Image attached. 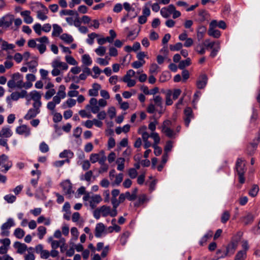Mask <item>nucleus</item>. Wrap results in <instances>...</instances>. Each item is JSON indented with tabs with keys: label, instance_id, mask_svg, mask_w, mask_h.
<instances>
[{
	"label": "nucleus",
	"instance_id": "nucleus-7",
	"mask_svg": "<svg viewBox=\"0 0 260 260\" xmlns=\"http://www.w3.org/2000/svg\"><path fill=\"white\" fill-rule=\"evenodd\" d=\"M98 101L95 98H92L89 101V104L87 105L85 107L86 109H90L93 114L98 113L100 111V107L97 105Z\"/></svg>",
	"mask_w": 260,
	"mask_h": 260
},
{
	"label": "nucleus",
	"instance_id": "nucleus-29",
	"mask_svg": "<svg viewBox=\"0 0 260 260\" xmlns=\"http://www.w3.org/2000/svg\"><path fill=\"white\" fill-rule=\"evenodd\" d=\"M213 233L211 231H209L200 240L199 244L200 246H204L209 239L212 237Z\"/></svg>",
	"mask_w": 260,
	"mask_h": 260
},
{
	"label": "nucleus",
	"instance_id": "nucleus-43",
	"mask_svg": "<svg viewBox=\"0 0 260 260\" xmlns=\"http://www.w3.org/2000/svg\"><path fill=\"white\" fill-rule=\"evenodd\" d=\"M144 129V130H146V126H143L141 127H140L139 129V131H138V133L140 134H141L142 135V139L143 140V141H147L148 140V138L149 137H150V135H149L147 132L146 131H144L143 132H140V131L142 129Z\"/></svg>",
	"mask_w": 260,
	"mask_h": 260
},
{
	"label": "nucleus",
	"instance_id": "nucleus-42",
	"mask_svg": "<svg viewBox=\"0 0 260 260\" xmlns=\"http://www.w3.org/2000/svg\"><path fill=\"white\" fill-rule=\"evenodd\" d=\"M60 15H70L73 16L76 15V16H78V14L76 11L71 10H62L60 12Z\"/></svg>",
	"mask_w": 260,
	"mask_h": 260
},
{
	"label": "nucleus",
	"instance_id": "nucleus-31",
	"mask_svg": "<svg viewBox=\"0 0 260 260\" xmlns=\"http://www.w3.org/2000/svg\"><path fill=\"white\" fill-rule=\"evenodd\" d=\"M147 199L146 194H141L139 197L138 201L134 203V206L136 207H138L141 205L143 204L145 202L147 201Z\"/></svg>",
	"mask_w": 260,
	"mask_h": 260
},
{
	"label": "nucleus",
	"instance_id": "nucleus-35",
	"mask_svg": "<svg viewBox=\"0 0 260 260\" xmlns=\"http://www.w3.org/2000/svg\"><path fill=\"white\" fill-rule=\"evenodd\" d=\"M125 159L123 157H119L116 160V164L117 165V170L119 171H123L124 168Z\"/></svg>",
	"mask_w": 260,
	"mask_h": 260
},
{
	"label": "nucleus",
	"instance_id": "nucleus-22",
	"mask_svg": "<svg viewBox=\"0 0 260 260\" xmlns=\"http://www.w3.org/2000/svg\"><path fill=\"white\" fill-rule=\"evenodd\" d=\"M13 134L10 127L9 126L4 127L0 131V137L9 138L12 136Z\"/></svg>",
	"mask_w": 260,
	"mask_h": 260
},
{
	"label": "nucleus",
	"instance_id": "nucleus-30",
	"mask_svg": "<svg viewBox=\"0 0 260 260\" xmlns=\"http://www.w3.org/2000/svg\"><path fill=\"white\" fill-rule=\"evenodd\" d=\"M153 101L154 105L159 107L160 109L162 108L163 100L162 98L160 95L154 96L152 100H150V101Z\"/></svg>",
	"mask_w": 260,
	"mask_h": 260
},
{
	"label": "nucleus",
	"instance_id": "nucleus-40",
	"mask_svg": "<svg viewBox=\"0 0 260 260\" xmlns=\"http://www.w3.org/2000/svg\"><path fill=\"white\" fill-rule=\"evenodd\" d=\"M14 235L17 238L20 239L24 237L25 232L21 228H17L14 231Z\"/></svg>",
	"mask_w": 260,
	"mask_h": 260
},
{
	"label": "nucleus",
	"instance_id": "nucleus-26",
	"mask_svg": "<svg viewBox=\"0 0 260 260\" xmlns=\"http://www.w3.org/2000/svg\"><path fill=\"white\" fill-rule=\"evenodd\" d=\"M15 248L17 249V252L19 253H23L27 249V246L24 243H21L19 242H15L14 244Z\"/></svg>",
	"mask_w": 260,
	"mask_h": 260
},
{
	"label": "nucleus",
	"instance_id": "nucleus-4",
	"mask_svg": "<svg viewBox=\"0 0 260 260\" xmlns=\"http://www.w3.org/2000/svg\"><path fill=\"white\" fill-rule=\"evenodd\" d=\"M14 20V16L12 14H7L0 18V27H9Z\"/></svg>",
	"mask_w": 260,
	"mask_h": 260
},
{
	"label": "nucleus",
	"instance_id": "nucleus-52",
	"mask_svg": "<svg viewBox=\"0 0 260 260\" xmlns=\"http://www.w3.org/2000/svg\"><path fill=\"white\" fill-rule=\"evenodd\" d=\"M37 18L41 20H45L48 18V16L46 15L48 13H45V11H38L37 12Z\"/></svg>",
	"mask_w": 260,
	"mask_h": 260
},
{
	"label": "nucleus",
	"instance_id": "nucleus-11",
	"mask_svg": "<svg viewBox=\"0 0 260 260\" xmlns=\"http://www.w3.org/2000/svg\"><path fill=\"white\" fill-rule=\"evenodd\" d=\"M185 117L184 118L185 125L186 127H188L191 119L193 118L192 110L191 108L187 107L184 110Z\"/></svg>",
	"mask_w": 260,
	"mask_h": 260
},
{
	"label": "nucleus",
	"instance_id": "nucleus-49",
	"mask_svg": "<svg viewBox=\"0 0 260 260\" xmlns=\"http://www.w3.org/2000/svg\"><path fill=\"white\" fill-rule=\"evenodd\" d=\"M56 93V91L54 88H52L47 90L45 94V98L48 100L50 99Z\"/></svg>",
	"mask_w": 260,
	"mask_h": 260
},
{
	"label": "nucleus",
	"instance_id": "nucleus-51",
	"mask_svg": "<svg viewBox=\"0 0 260 260\" xmlns=\"http://www.w3.org/2000/svg\"><path fill=\"white\" fill-rule=\"evenodd\" d=\"M98 36V35L94 32H92L88 35V38L86 42L89 45H92L94 42V39Z\"/></svg>",
	"mask_w": 260,
	"mask_h": 260
},
{
	"label": "nucleus",
	"instance_id": "nucleus-46",
	"mask_svg": "<svg viewBox=\"0 0 260 260\" xmlns=\"http://www.w3.org/2000/svg\"><path fill=\"white\" fill-rule=\"evenodd\" d=\"M230 213L228 211H224L221 217V222L222 223H226L230 219Z\"/></svg>",
	"mask_w": 260,
	"mask_h": 260
},
{
	"label": "nucleus",
	"instance_id": "nucleus-39",
	"mask_svg": "<svg viewBox=\"0 0 260 260\" xmlns=\"http://www.w3.org/2000/svg\"><path fill=\"white\" fill-rule=\"evenodd\" d=\"M259 191L258 186L256 184L252 185L251 189L249 191V195L252 197H255Z\"/></svg>",
	"mask_w": 260,
	"mask_h": 260
},
{
	"label": "nucleus",
	"instance_id": "nucleus-5",
	"mask_svg": "<svg viewBox=\"0 0 260 260\" xmlns=\"http://www.w3.org/2000/svg\"><path fill=\"white\" fill-rule=\"evenodd\" d=\"M15 225V223L12 218L8 219L7 222L3 223L1 226V233L2 236H8L10 234L9 230Z\"/></svg>",
	"mask_w": 260,
	"mask_h": 260
},
{
	"label": "nucleus",
	"instance_id": "nucleus-57",
	"mask_svg": "<svg viewBox=\"0 0 260 260\" xmlns=\"http://www.w3.org/2000/svg\"><path fill=\"white\" fill-rule=\"evenodd\" d=\"M159 67L156 63H152L151 64L149 68V73L151 74H156L158 72L157 70Z\"/></svg>",
	"mask_w": 260,
	"mask_h": 260
},
{
	"label": "nucleus",
	"instance_id": "nucleus-23",
	"mask_svg": "<svg viewBox=\"0 0 260 260\" xmlns=\"http://www.w3.org/2000/svg\"><path fill=\"white\" fill-rule=\"evenodd\" d=\"M29 11H24L21 12V15L24 17V21L27 24H30L33 21V18L30 16Z\"/></svg>",
	"mask_w": 260,
	"mask_h": 260
},
{
	"label": "nucleus",
	"instance_id": "nucleus-13",
	"mask_svg": "<svg viewBox=\"0 0 260 260\" xmlns=\"http://www.w3.org/2000/svg\"><path fill=\"white\" fill-rule=\"evenodd\" d=\"M175 10V6L173 4L169 5L167 7H164L160 10V14L164 18H168Z\"/></svg>",
	"mask_w": 260,
	"mask_h": 260
},
{
	"label": "nucleus",
	"instance_id": "nucleus-36",
	"mask_svg": "<svg viewBox=\"0 0 260 260\" xmlns=\"http://www.w3.org/2000/svg\"><path fill=\"white\" fill-rule=\"evenodd\" d=\"M82 61L86 66L91 65L92 62L91 57L88 54H84L82 56Z\"/></svg>",
	"mask_w": 260,
	"mask_h": 260
},
{
	"label": "nucleus",
	"instance_id": "nucleus-1",
	"mask_svg": "<svg viewBox=\"0 0 260 260\" xmlns=\"http://www.w3.org/2000/svg\"><path fill=\"white\" fill-rule=\"evenodd\" d=\"M235 170L238 175L239 183L243 184L245 181L244 175L246 171V168L244 160L242 158H237L235 165Z\"/></svg>",
	"mask_w": 260,
	"mask_h": 260
},
{
	"label": "nucleus",
	"instance_id": "nucleus-6",
	"mask_svg": "<svg viewBox=\"0 0 260 260\" xmlns=\"http://www.w3.org/2000/svg\"><path fill=\"white\" fill-rule=\"evenodd\" d=\"M260 140V135L254 139L247 147V153L249 155H252L255 153Z\"/></svg>",
	"mask_w": 260,
	"mask_h": 260
},
{
	"label": "nucleus",
	"instance_id": "nucleus-15",
	"mask_svg": "<svg viewBox=\"0 0 260 260\" xmlns=\"http://www.w3.org/2000/svg\"><path fill=\"white\" fill-rule=\"evenodd\" d=\"M12 78L15 81L17 84V87L18 88H22L24 86L23 81V77L19 73H16L13 74Z\"/></svg>",
	"mask_w": 260,
	"mask_h": 260
},
{
	"label": "nucleus",
	"instance_id": "nucleus-3",
	"mask_svg": "<svg viewBox=\"0 0 260 260\" xmlns=\"http://www.w3.org/2000/svg\"><path fill=\"white\" fill-rule=\"evenodd\" d=\"M217 20H213L209 24V27L208 30V34L209 36L212 37L214 38H219L221 36L220 31L216 29L217 27Z\"/></svg>",
	"mask_w": 260,
	"mask_h": 260
},
{
	"label": "nucleus",
	"instance_id": "nucleus-18",
	"mask_svg": "<svg viewBox=\"0 0 260 260\" xmlns=\"http://www.w3.org/2000/svg\"><path fill=\"white\" fill-rule=\"evenodd\" d=\"M106 226L102 223L100 222L96 224L95 228V236L96 238H101L102 236V234L105 233Z\"/></svg>",
	"mask_w": 260,
	"mask_h": 260
},
{
	"label": "nucleus",
	"instance_id": "nucleus-19",
	"mask_svg": "<svg viewBox=\"0 0 260 260\" xmlns=\"http://www.w3.org/2000/svg\"><path fill=\"white\" fill-rule=\"evenodd\" d=\"M99 210L101 212V214L103 217H106L108 215H110L111 217H115L116 215H112V210H111V207L110 206H108L106 205H103L100 208H99Z\"/></svg>",
	"mask_w": 260,
	"mask_h": 260
},
{
	"label": "nucleus",
	"instance_id": "nucleus-10",
	"mask_svg": "<svg viewBox=\"0 0 260 260\" xmlns=\"http://www.w3.org/2000/svg\"><path fill=\"white\" fill-rule=\"evenodd\" d=\"M31 99L34 101L32 106L36 107H41V95L36 90H34L30 93Z\"/></svg>",
	"mask_w": 260,
	"mask_h": 260
},
{
	"label": "nucleus",
	"instance_id": "nucleus-53",
	"mask_svg": "<svg viewBox=\"0 0 260 260\" xmlns=\"http://www.w3.org/2000/svg\"><path fill=\"white\" fill-rule=\"evenodd\" d=\"M65 90H66V87L64 85H60V86L59 87V90L57 93V95L60 96L61 98H62V99H64L66 95V92H65Z\"/></svg>",
	"mask_w": 260,
	"mask_h": 260
},
{
	"label": "nucleus",
	"instance_id": "nucleus-58",
	"mask_svg": "<svg viewBox=\"0 0 260 260\" xmlns=\"http://www.w3.org/2000/svg\"><path fill=\"white\" fill-rule=\"evenodd\" d=\"M33 28L36 33L38 34L39 36H40L41 35L42 27L40 23L35 24L33 26Z\"/></svg>",
	"mask_w": 260,
	"mask_h": 260
},
{
	"label": "nucleus",
	"instance_id": "nucleus-8",
	"mask_svg": "<svg viewBox=\"0 0 260 260\" xmlns=\"http://www.w3.org/2000/svg\"><path fill=\"white\" fill-rule=\"evenodd\" d=\"M27 95V91L25 90H22L20 92H13L10 96L7 98V101L12 100L13 101H17L20 98H24Z\"/></svg>",
	"mask_w": 260,
	"mask_h": 260
},
{
	"label": "nucleus",
	"instance_id": "nucleus-60",
	"mask_svg": "<svg viewBox=\"0 0 260 260\" xmlns=\"http://www.w3.org/2000/svg\"><path fill=\"white\" fill-rule=\"evenodd\" d=\"M100 154L99 153H92L90 156V160L92 163H95L99 160Z\"/></svg>",
	"mask_w": 260,
	"mask_h": 260
},
{
	"label": "nucleus",
	"instance_id": "nucleus-47",
	"mask_svg": "<svg viewBox=\"0 0 260 260\" xmlns=\"http://www.w3.org/2000/svg\"><path fill=\"white\" fill-rule=\"evenodd\" d=\"M2 48L5 50H12L15 48V45L13 44H8L7 42L4 41L2 43Z\"/></svg>",
	"mask_w": 260,
	"mask_h": 260
},
{
	"label": "nucleus",
	"instance_id": "nucleus-32",
	"mask_svg": "<svg viewBox=\"0 0 260 260\" xmlns=\"http://www.w3.org/2000/svg\"><path fill=\"white\" fill-rule=\"evenodd\" d=\"M60 158H72L74 156V153L70 150H64L59 155Z\"/></svg>",
	"mask_w": 260,
	"mask_h": 260
},
{
	"label": "nucleus",
	"instance_id": "nucleus-21",
	"mask_svg": "<svg viewBox=\"0 0 260 260\" xmlns=\"http://www.w3.org/2000/svg\"><path fill=\"white\" fill-rule=\"evenodd\" d=\"M102 200V197L100 194H95L92 196L89 201L90 206L93 209L96 205L100 203Z\"/></svg>",
	"mask_w": 260,
	"mask_h": 260
},
{
	"label": "nucleus",
	"instance_id": "nucleus-37",
	"mask_svg": "<svg viewBox=\"0 0 260 260\" xmlns=\"http://www.w3.org/2000/svg\"><path fill=\"white\" fill-rule=\"evenodd\" d=\"M129 235L130 233L128 231H126L122 234L120 238V242L122 245H124L126 243Z\"/></svg>",
	"mask_w": 260,
	"mask_h": 260
},
{
	"label": "nucleus",
	"instance_id": "nucleus-28",
	"mask_svg": "<svg viewBox=\"0 0 260 260\" xmlns=\"http://www.w3.org/2000/svg\"><path fill=\"white\" fill-rule=\"evenodd\" d=\"M111 203L113 206V209H112V215H117V208L119 206L120 203H119L118 199L117 200L116 198H112L111 199Z\"/></svg>",
	"mask_w": 260,
	"mask_h": 260
},
{
	"label": "nucleus",
	"instance_id": "nucleus-14",
	"mask_svg": "<svg viewBox=\"0 0 260 260\" xmlns=\"http://www.w3.org/2000/svg\"><path fill=\"white\" fill-rule=\"evenodd\" d=\"M16 132L19 135H24L27 137L30 134V129L26 125L23 124L16 127Z\"/></svg>",
	"mask_w": 260,
	"mask_h": 260
},
{
	"label": "nucleus",
	"instance_id": "nucleus-17",
	"mask_svg": "<svg viewBox=\"0 0 260 260\" xmlns=\"http://www.w3.org/2000/svg\"><path fill=\"white\" fill-rule=\"evenodd\" d=\"M236 247L237 244L236 243L234 242L230 243L226 246L225 252H223V253L221 255H220L219 257H225L229 254H233Z\"/></svg>",
	"mask_w": 260,
	"mask_h": 260
},
{
	"label": "nucleus",
	"instance_id": "nucleus-55",
	"mask_svg": "<svg viewBox=\"0 0 260 260\" xmlns=\"http://www.w3.org/2000/svg\"><path fill=\"white\" fill-rule=\"evenodd\" d=\"M150 137L154 140L153 144L157 145L159 143L160 139L159 135L157 133H152L150 134Z\"/></svg>",
	"mask_w": 260,
	"mask_h": 260
},
{
	"label": "nucleus",
	"instance_id": "nucleus-63",
	"mask_svg": "<svg viewBox=\"0 0 260 260\" xmlns=\"http://www.w3.org/2000/svg\"><path fill=\"white\" fill-rule=\"evenodd\" d=\"M128 175L132 179L135 178L138 175L137 170L134 168H131L128 170Z\"/></svg>",
	"mask_w": 260,
	"mask_h": 260
},
{
	"label": "nucleus",
	"instance_id": "nucleus-64",
	"mask_svg": "<svg viewBox=\"0 0 260 260\" xmlns=\"http://www.w3.org/2000/svg\"><path fill=\"white\" fill-rule=\"evenodd\" d=\"M172 147L173 145L172 142L171 141H167L164 148L165 153H168L171 150Z\"/></svg>",
	"mask_w": 260,
	"mask_h": 260
},
{
	"label": "nucleus",
	"instance_id": "nucleus-20",
	"mask_svg": "<svg viewBox=\"0 0 260 260\" xmlns=\"http://www.w3.org/2000/svg\"><path fill=\"white\" fill-rule=\"evenodd\" d=\"M240 220L245 225L250 224L254 220V216L251 213H247L246 215L240 218Z\"/></svg>",
	"mask_w": 260,
	"mask_h": 260
},
{
	"label": "nucleus",
	"instance_id": "nucleus-54",
	"mask_svg": "<svg viewBox=\"0 0 260 260\" xmlns=\"http://www.w3.org/2000/svg\"><path fill=\"white\" fill-rule=\"evenodd\" d=\"M39 148H40V150L42 153H46L49 150L48 145L44 142H43L40 144Z\"/></svg>",
	"mask_w": 260,
	"mask_h": 260
},
{
	"label": "nucleus",
	"instance_id": "nucleus-27",
	"mask_svg": "<svg viewBox=\"0 0 260 260\" xmlns=\"http://www.w3.org/2000/svg\"><path fill=\"white\" fill-rule=\"evenodd\" d=\"M63 30L61 26L57 24H53V31L52 32V36L53 37H58L61 33H62Z\"/></svg>",
	"mask_w": 260,
	"mask_h": 260
},
{
	"label": "nucleus",
	"instance_id": "nucleus-62",
	"mask_svg": "<svg viewBox=\"0 0 260 260\" xmlns=\"http://www.w3.org/2000/svg\"><path fill=\"white\" fill-rule=\"evenodd\" d=\"M66 60L68 63L71 65L75 66L78 63L77 61L72 56H66Z\"/></svg>",
	"mask_w": 260,
	"mask_h": 260
},
{
	"label": "nucleus",
	"instance_id": "nucleus-33",
	"mask_svg": "<svg viewBox=\"0 0 260 260\" xmlns=\"http://www.w3.org/2000/svg\"><path fill=\"white\" fill-rule=\"evenodd\" d=\"M60 38L65 43L68 44H70L74 41L72 36L66 33L62 34L60 36Z\"/></svg>",
	"mask_w": 260,
	"mask_h": 260
},
{
	"label": "nucleus",
	"instance_id": "nucleus-34",
	"mask_svg": "<svg viewBox=\"0 0 260 260\" xmlns=\"http://www.w3.org/2000/svg\"><path fill=\"white\" fill-rule=\"evenodd\" d=\"M191 63V60L189 58H187L185 60H181L178 64L179 69L183 70L185 67L189 66Z\"/></svg>",
	"mask_w": 260,
	"mask_h": 260
},
{
	"label": "nucleus",
	"instance_id": "nucleus-2",
	"mask_svg": "<svg viewBox=\"0 0 260 260\" xmlns=\"http://www.w3.org/2000/svg\"><path fill=\"white\" fill-rule=\"evenodd\" d=\"M172 124V121L167 119L163 122L161 126L162 133L170 138H175L176 136V133L171 128Z\"/></svg>",
	"mask_w": 260,
	"mask_h": 260
},
{
	"label": "nucleus",
	"instance_id": "nucleus-9",
	"mask_svg": "<svg viewBox=\"0 0 260 260\" xmlns=\"http://www.w3.org/2000/svg\"><path fill=\"white\" fill-rule=\"evenodd\" d=\"M40 107H41L33 106V108L28 110L27 114L24 116V118L28 120L35 117L37 114L40 112Z\"/></svg>",
	"mask_w": 260,
	"mask_h": 260
},
{
	"label": "nucleus",
	"instance_id": "nucleus-44",
	"mask_svg": "<svg viewBox=\"0 0 260 260\" xmlns=\"http://www.w3.org/2000/svg\"><path fill=\"white\" fill-rule=\"evenodd\" d=\"M246 257L245 250L239 251L236 255L235 260H244Z\"/></svg>",
	"mask_w": 260,
	"mask_h": 260
},
{
	"label": "nucleus",
	"instance_id": "nucleus-25",
	"mask_svg": "<svg viewBox=\"0 0 260 260\" xmlns=\"http://www.w3.org/2000/svg\"><path fill=\"white\" fill-rule=\"evenodd\" d=\"M101 88V85L98 83H94L92 85V88L88 91L90 96H96L98 95L99 90Z\"/></svg>",
	"mask_w": 260,
	"mask_h": 260
},
{
	"label": "nucleus",
	"instance_id": "nucleus-24",
	"mask_svg": "<svg viewBox=\"0 0 260 260\" xmlns=\"http://www.w3.org/2000/svg\"><path fill=\"white\" fill-rule=\"evenodd\" d=\"M206 31L207 28L206 26L201 25L198 27L197 29V38L199 41H201L203 39Z\"/></svg>",
	"mask_w": 260,
	"mask_h": 260
},
{
	"label": "nucleus",
	"instance_id": "nucleus-45",
	"mask_svg": "<svg viewBox=\"0 0 260 260\" xmlns=\"http://www.w3.org/2000/svg\"><path fill=\"white\" fill-rule=\"evenodd\" d=\"M38 237L40 239H42L46 233V228L43 226H40L38 228Z\"/></svg>",
	"mask_w": 260,
	"mask_h": 260
},
{
	"label": "nucleus",
	"instance_id": "nucleus-48",
	"mask_svg": "<svg viewBox=\"0 0 260 260\" xmlns=\"http://www.w3.org/2000/svg\"><path fill=\"white\" fill-rule=\"evenodd\" d=\"M183 46L181 43L178 42L175 45H170V49L172 51H176L180 50Z\"/></svg>",
	"mask_w": 260,
	"mask_h": 260
},
{
	"label": "nucleus",
	"instance_id": "nucleus-61",
	"mask_svg": "<svg viewBox=\"0 0 260 260\" xmlns=\"http://www.w3.org/2000/svg\"><path fill=\"white\" fill-rule=\"evenodd\" d=\"M106 51V49L105 47L100 46L95 49V52L98 55L103 56L105 54Z\"/></svg>",
	"mask_w": 260,
	"mask_h": 260
},
{
	"label": "nucleus",
	"instance_id": "nucleus-16",
	"mask_svg": "<svg viewBox=\"0 0 260 260\" xmlns=\"http://www.w3.org/2000/svg\"><path fill=\"white\" fill-rule=\"evenodd\" d=\"M208 81V77L206 75H200L197 81V86L199 89H203L206 86Z\"/></svg>",
	"mask_w": 260,
	"mask_h": 260
},
{
	"label": "nucleus",
	"instance_id": "nucleus-38",
	"mask_svg": "<svg viewBox=\"0 0 260 260\" xmlns=\"http://www.w3.org/2000/svg\"><path fill=\"white\" fill-rule=\"evenodd\" d=\"M123 178V174L122 173H119L118 175L115 176V180L112 183L113 186L115 185H119L122 181Z\"/></svg>",
	"mask_w": 260,
	"mask_h": 260
},
{
	"label": "nucleus",
	"instance_id": "nucleus-59",
	"mask_svg": "<svg viewBox=\"0 0 260 260\" xmlns=\"http://www.w3.org/2000/svg\"><path fill=\"white\" fill-rule=\"evenodd\" d=\"M199 15L200 17L199 21L200 22H203L206 19L207 16H208V13L206 11L202 10L199 12Z\"/></svg>",
	"mask_w": 260,
	"mask_h": 260
},
{
	"label": "nucleus",
	"instance_id": "nucleus-50",
	"mask_svg": "<svg viewBox=\"0 0 260 260\" xmlns=\"http://www.w3.org/2000/svg\"><path fill=\"white\" fill-rule=\"evenodd\" d=\"M4 198L7 203L11 204L14 203L16 200V197L11 194L6 195Z\"/></svg>",
	"mask_w": 260,
	"mask_h": 260
},
{
	"label": "nucleus",
	"instance_id": "nucleus-12",
	"mask_svg": "<svg viewBox=\"0 0 260 260\" xmlns=\"http://www.w3.org/2000/svg\"><path fill=\"white\" fill-rule=\"evenodd\" d=\"M60 185L62 187L63 191L66 194L70 196L74 193L72 190V184L69 180H67L62 182Z\"/></svg>",
	"mask_w": 260,
	"mask_h": 260
},
{
	"label": "nucleus",
	"instance_id": "nucleus-41",
	"mask_svg": "<svg viewBox=\"0 0 260 260\" xmlns=\"http://www.w3.org/2000/svg\"><path fill=\"white\" fill-rule=\"evenodd\" d=\"M93 175V172L90 170L86 172L84 175H82L80 177L81 180H86L87 182H89L91 180V178Z\"/></svg>",
	"mask_w": 260,
	"mask_h": 260
},
{
	"label": "nucleus",
	"instance_id": "nucleus-56",
	"mask_svg": "<svg viewBox=\"0 0 260 260\" xmlns=\"http://www.w3.org/2000/svg\"><path fill=\"white\" fill-rule=\"evenodd\" d=\"M219 49H220V44H219V43L218 42H216V46L215 48L212 49V50L211 51L210 56L212 58H214L217 55V53Z\"/></svg>",
	"mask_w": 260,
	"mask_h": 260
}]
</instances>
